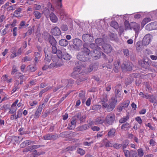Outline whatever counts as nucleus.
Segmentation results:
<instances>
[{
    "label": "nucleus",
    "instance_id": "obj_1",
    "mask_svg": "<svg viewBox=\"0 0 157 157\" xmlns=\"http://www.w3.org/2000/svg\"><path fill=\"white\" fill-rule=\"evenodd\" d=\"M85 44L83 45L82 51L79 53L77 56V58L79 60L82 62L87 61L90 60L91 58L89 55L90 50L86 47Z\"/></svg>",
    "mask_w": 157,
    "mask_h": 157
},
{
    "label": "nucleus",
    "instance_id": "obj_2",
    "mask_svg": "<svg viewBox=\"0 0 157 157\" xmlns=\"http://www.w3.org/2000/svg\"><path fill=\"white\" fill-rule=\"evenodd\" d=\"M115 120V115L114 113H110L106 116L105 119V123L112 125Z\"/></svg>",
    "mask_w": 157,
    "mask_h": 157
},
{
    "label": "nucleus",
    "instance_id": "obj_3",
    "mask_svg": "<svg viewBox=\"0 0 157 157\" xmlns=\"http://www.w3.org/2000/svg\"><path fill=\"white\" fill-rule=\"evenodd\" d=\"M82 39L85 42L87 43L92 42L94 40L93 36L89 33L83 34L82 36Z\"/></svg>",
    "mask_w": 157,
    "mask_h": 157
},
{
    "label": "nucleus",
    "instance_id": "obj_4",
    "mask_svg": "<svg viewBox=\"0 0 157 157\" xmlns=\"http://www.w3.org/2000/svg\"><path fill=\"white\" fill-rule=\"evenodd\" d=\"M133 65L131 62H128L122 64L121 67L123 71H131L132 70Z\"/></svg>",
    "mask_w": 157,
    "mask_h": 157
},
{
    "label": "nucleus",
    "instance_id": "obj_5",
    "mask_svg": "<svg viewBox=\"0 0 157 157\" xmlns=\"http://www.w3.org/2000/svg\"><path fill=\"white\" fill-rule=\"evenodd\" d=\"M140 29V25L137 23L133 22L130 24V29H133L135 31L136 34L135 37H137L138 33L139 32Z\"/></svg>",
    "mask_w": 157,
    "mask_h": 157
},
{
    "label": "nucleus",
    "instance_id": "obj_6",
    "mask_svg": "<svg viewBox=\"0 0 157 157\" xmlns=\"http://www.w3.org/2000/svg\"><path fill=\"white\" fill-rule=\"evenodd\" d=\"M152 36L150 34L146 35L143 38L142 43L143 45H148L151 41Z\"/></svg>",
    "mask_w": 157,
    "mask_h": 157
},
{
    "label": "nucleus",
    "instance_id": "obj_7",
    "mask_svg": "<svg viewBox=\"0 0 157 157\" xmlns=\"http://www.w3.org/2000/svg\"><path fill=\"white\" fill-rule=\"evenodd\" d=\"M145 29L148 30L157 29V22H152L147 24L146 26Z\"/></svg>",
    "mask_w": 157,
    "mask_h": 157
},
{
    "label": "nucleus",
    "instance_id": "obj_8",
    "mask_svg": "<svg viewBox=\"0 0 157 157\" xmlns=\"http://www.w3.org/2000/svg\"><path fill=\"white\" fill-rule=\"evenodd\" d=\"M91 56L94 59L97 60L100 58L101 53L98 49H95L92 53Z\"/></svg>",
    "mask_w": 157,
    "mask_h": 157
},
{
    "label": "nucleus",
    "instance_id": "obj_9",
    "mask_svg": "<svg viewBox=\"0 0 157 157\" xmlns=\"http://www.w3.org/2000/svg\"><path fill=\"white\" fill-rule=\"evenodd\" d=\"M44 106V104L43 103L42 105H40L36 111L35 114L34 115V118L36 119L38 118L40 116L41 111L42 110L43 107Z\"/></svg>",
    "mask_w": 157,
    "mask_h": 157
},
{
    "label": "nucleus",
    "instance_id": "obj_10",
    "mask_svg": "<svg viewBox=\"0 0 157 157\" xmlns=\"http://www.w3.org/2000/svg\"><path fill=\"white\" fill-rule=\"evenodd\" d=\"M16 48L15 47H13L11 49V51H13L11 52L12 53L10 55V57L11 58H13L14 57L20 55L22 53L21 48H20L17 51V52H16L15 50Z\"/></svg>",
    "mask_w": 157,
    "mask_h": 157
},
{
    "label": "nucleus",
    "instance_id": "obj_11",
    "mask_svg": "<svg viewBox=\"0 0 157 157\" xmlns=\"http://www.w3.org/2000/svg\"><path fill=\"white\" fill-rule=\"evenodd\" d=\"M130 103V101L128 100H127L121 104L117 108L118 112L122 111L123 109H125L127 108Z\"/></svg>",
    "mask_w": 157,
    "mask_h": 157
},
{
    "label": "nucleus",
    "instance_id": "obj_12",
    "mask_svg": "<svg viewBox=\"0 0 157 157\" xmlns=\"http://www.w3.org/2000/svg\"><path fill=\"white\" fill-rule=\"evenodd\" d=\"M114 98L118 101H120L123 99V95H121L120 90L119 89H116L115 91Z\"/></svg>",
    "mask_w": 157,
    "mask_h": 157
},
{
    "label": "nucleus",
    "instance_id": "obj_13",
    "mask_svg": "<svg viewBox=\"0 0 157 157\" xmlns=\"http://www.w3.org/2000/svg\"><path fill=\"white\" fill-rule=\"evenodd\" d=\"M102 48L104 52L107 53H110L112 49L111 46L110 44H104L102 46Z\"/></svg>",
    "mask_w": 157,
    "mask_h": 157
},
{
    "label": "nucleus",
    "instance_id": "obj_14",
    "mask_svg": "<svg viewBox=\"0 0 157 157\" xmlns=\"http://www.w3.org/2000/svg\"><path fill=\"white\" fill-rule=\"evenodd\" d=\"M139 63L142 67L145 69H148L149 65L148 61H146L144 60H140Z\"/></svg>",
    "mask_w": 157,
    "mask_h": 157
},
{
    "label": "nucleus",
    "instance_id": "obj_15",
    "mask_svg": "<svg viewBox=\"0 0 157 157\" xmlns=\"http://www.w3.org/2000/svg\"><path fill=\"white\" fill-rule=\"evenodd\" d=\"M34 56L35 57L34 59L35 65H36L38 63V61H40L41 55L40 53L38 52H35L34 53Z\"/></svg>",
    "mask_w": 157,
    "mask_h": 157
},
{
    "label": "nucleus",
    "instance_id": "obj_16",
    "mask_svg": "<svg viewBox=\"0 0 157 157\" xmlns=\"http://www.w3.org/2000/svg\"><path fill=\"white\" fill-rule=\"evenodd\" d=\"M18 102V100L17 99L11 105L10 107V114L15 113L17 109L16 105Z\"/></svg>",
    "mask_w": 157,
    "mask_h": 157
},
{
    "label": "nucleus",
    "instance_id": "obj_17",
    "mask_svg": "<svg viewBox=\"0 0 157 157\" xmlns=\"http://www.w3.org/2000/svg\"><path fill=\"white\" fill-rule=\"evenodd\" d=\"M74 71L72 73V76L73 75H76L77 76V77L80 76V75H79L81 73V67H75L74 69Z\"/></svg>",
    "mask_w": 157,
    "mask_h": 157
},
{
    "label": "nucleus",
    "instance_id": "obj_18",
    "mask_svg": "<svg viewBox=\"0 0 157 157\" xmlns=\"http://www.w3.org/2000/svg\"><path fill=\"white\" fill-rule=\"evenodd\" d=\"M52 33L54 35L58 36L61 34V31L58 27H55L52 30Z\"/></svg>",
    "mask_w": 157,
    "mask_h": 157
},
{
    "label": "nucleus",
    "instance_id": "obj_19",
    "mask_svg": "<svg viewBox=\"0 0 157 157\" xmlns=\"http://www.w3.org/2000/svg\"><path fill=\"white\" fill-rule=\"evenodd\" d=\"M49 17L50 20L54 23H56L58 21V18L56 15L53 13H50Z\"/></svg>",
    "mask_w": 157,
    "mask_h": 157
},
{
    "label": "nucleus",
    "instance_id": "obj_20",
    "mask_svg": "<svg viewBox=\"0 0 157 157\" xmlns=\"http://www.w3.org/2000/svg\"><path fill=\"white\" fill-rule=\"evenodd\" d=\"M85 92L84 91L82 90L80 91L78 97L80 99H82V103H84L86 98L85 97Z\"/></svg>",
    "mask_w": 157,
    "mask_h": 157
},
{
    "label": "nucleus",
    "instance_id": "obj_21",
    "mask_svg": "<svg viewBox=\"0 0 157 157\" xmlns=\"http://www.w3.org/2000/svg\"><path fill=\"white\" fill-rule=\"evenodd\" d=\"M73 44L77 47H80L82 44V41L77 38H75L73 40Z\"/></svg>",
    "mask_w": 157,
    "mask_h": 157
},
{
    "label": "nucleus",
    "instance_id": "obj_22",
    "mask_svg": "<svg viewBox=\"0 0 157 157\" xmlns=\"http://www.w3.org/2000/svg\"><path fill=\"white\" fill-rule=\"evenodd\" d=\"M48 41L52 46L56 45L57 41L52 36L49 35V36Z\"/></svg>",
    "mask_w": 157,
    "mask_h": 157
},
{
    "label": "nucleus",
    "instance_id": "obj_23",
    "mask_svg": "<svg viewBox=\"0 0 157 157\" xmlns=\"http://www.w3.org/2000/svg\"><path fill=\"white\" fill-rule=\"evenodd\" d=\"M71 57H72L71 55L68 53L66 52H63V54L61 58L65 60H70Z\"/></svg>",
    "mask_w": 157,
    "mask_h": 157
},
{
    "label": "nucleus",
    "instance_id": "obj_24",
    "mask_svg": "<svg viewBox=\"0 0 157 157\" xmlns=\"http://www.w3.org/2000/svg\"><path fill=\"white\" fill-rule=\"evenodd\" d=\"M45 152L44 151L37 152V150H34L33 151L32 154L34 157H37L38 156L44 154Z\"/></svg>",
    "mask_w": 157,
    "mask_h": 157
},
{
    "label": "nucleus",
    "instance_id": "obj_25",
    "mask_svg": "<svg viewBox=\"0 0 157 157\" xmlns=\"http://www.w3.org/2000/svg\"><path fill=\"white\" fill-rule=\"evenodd\" d=\"M120 62L119 61H115L114 63V67L113 70L116 73L118 71V70L120 68Z\"/></svg>",
    "mask_w": 157,
    "mask_h": 157
},
{
    "label": "nucleus",
    "instance_id": "obj_26",
    "mask_svg": "<svg viewBox=\"0 0 157 157\" xmlns=\"http://www.w3.org/2000/svg\"><path fill=\"white\" fill-rule=\"evenodd\" d=\"M76 121L74 117L71 121V125L70 126H68V128L69 130H72L74 129L76 126Z\"/></svg>",
    "mask_w": 157,
    "mask_h": 157
},
{
    "label": "nucleus",
    "instance_id": "obj_27",
    "mask_svg": "<svg viewBox=\"0 0 157 157\" xmlns=\"http://www.w3.org/2000/svg\"><path fill=\"white\" fill-rule=\"evenodd\" d=\"M59 44L62 46H66L68 44V42L66 39H61L59 42Z\"/></svg>",
    "mask_w": 157,
    "mask_h": 157
},
{
    "label": "nucleus",
    "instance_id": "obj_28",
    "mask_svg": "<svg viewBox=\"0 0 157 157\" xmlns=\"http://www.w3.org/2000/svg\"><path fill=\"white\" fill-rule=\"evenodd\" d=\"M119 102L114 97H112L110 100L109 103L111 105L116 106L117 102Z\"/></svg>",
    "mask_w": 157,
    "mask_h": 157
},
{
    "label": "nucleus",
    "instance_id": "obj_29",
    "mask_svg": "<svg viewBox=\"0 0 157 157\" xmlns=\"http://www.w3.org/2000/svg\"><path fill=\"white\" fill-rule=\"evenodd\" d=\"M131 128V125L128 123L123 124L121 126V129L123 130H127Z\"/></svg>",
    "mask_w": 157,
    "mask_h": 157
},
{
    "label": "nucleus",
    "instance_id": "obj_30",
    "mask_svg": "<svg viewBox=\"0 0 157 157\" xmlns=\"http://www.w3.org/2000/svg\"><path fill=\"white\" fill-rule=\"evenodd\" d=\"M90 124H85L79 127L78 128L80 131H83L88 129L90 127Z\"/></svg>",
    "mask_w": 157,
    "mask_h": 157
},
{
    "label": "nucleus",
    "instance_id": "obj_31",
    "mask_svg": "<svg viewBox=\"0 0 157 157\" xmlns=\"http://www.w3.org/2000/svg\"><path fill=\"white\" fill-rule=\"evenodd\" d=\"M103 122L105 123V120L102 119L100 117L97 118L94 121V123L96 124H101Z\"/></svg>",
    "mask_w": 157,
    "mask_h": 157
},
{
    "label": "nucleus",
    "instance_id": "obj_32",
    "mask_svg": "<svg viewBox=\"0 0 157 157\" xmlns=\"http://www.w3.org/2000/svg\"><path fill=\"white\" fill-rule=\"evenodd\" d=\"M129 119V115L128 114L126 117H124L119 120V122L122 124L127 121Z\"/></svg>",
    "mask_w": 157,
    "mask_h": 157
},
{
    "label": "nucleus",
    "instance_id": "obj_33",
    "mask_svg": "<svg viewBox=\"0 0 157 157\" xmlns=\"http://www.w3.org/2000/svg\"><path fill=\"white\" fill-rule=\"evenodd\" d=\"M116 130L114 128L111 129L108 133V135L109 137L115 136Z\"/></svg>",
    "mask_w": 157,
    "mask_h": 157
},
{
    "label": "nucleus",
    "instance_id": "obj_34",
    "mask_svg": "<svg viewBox=\"0 0 157 157\" xmlns=\"http://www.w3.org/2000/svg\"><path fill=\"white\" fill-rule=\"evenodd\" d=\"M52 88V86H48L46 88L43 89L41 91L39 94V97H41L42 96V94L46 92L47 91L49 90V89H51Z\"/></svg>",
    "mask_w": 157,
    "mask_h": 157
},
{
    "label": "nucleus",
    "instance_id": "obj_35",
    "mask_svg": "<svg viewBox=\"0 0 157 157\" xmlns=\"http://www.w3.org/2000/svg\"><path fill=\"white\" fill-rule=\"evenodd\" d=\"M151 21V19L150 18H146L144 19L141 23V26L143 27L144 26L146 25L147 22Z\"/></svg>",
    "mask_w": 157,
    "mask_h": 157
},
{
    "label": "nucleus",
    "instance_id": "obj_36",
    "mask_svg": "<svg viewBox=\"0 0 157 157\" xmlns=\"http://www.w3.org/2000/svg\"><path fill=\"white\" fill-rule=\"evenodd\" d=\"M97 68V67L96 65V64H92L89 66L88 69V72H90L92 71L93 70H96Z\"/></svg>",
    "mask_w": 157,
    "mask_h": 157
},
{
    "label": "nucleus",
    "instance_id": "obj_37",
    "mask_svg": "<svg viewBox=\"0 0 157 157\" xmlns=\"http://www.w3.org/2000/svg\"><path fill=\"white\" fill-rule=\"evenodd\" d=\"M33 14L34 15L35 18L37 19H40L41 16V14L38 11H34Z\"/></svg>",
    "mask_w": 157,
    "mask_h": 157
},
{
    "label": "nucleus",
    "instance_id": "obj_38",
    "mask_svg": "<svg viewBox=\"0 0 157 157\" xmlns=\"http://www.w3.org/2000/svg\"><path fill=\"white\" fill-rule=\"evenodd\" d=\"M49 12V10L46 7L44 8L42 11V13L44 14L47 18L48 17Z\"/></svg>",
    "mask_w": 157,
    "mask_h": 157
},
{
    "label": "nucleus",
    "instance_id": "obj_39",
    "mask_svg": "<svg viewBox=\"0 0 157 157\" xmlns=\"http://www.w3.org/2000/svg\"><path fill=\"white\" fill-rule=\"evenodd\" d=\"M59 15L61 19H63L66 16V13L63 9H60L59 12Z\"/></svg>",
    "mask_w": 157,
    "mask_h": 157
},
{
    "label": "nucleus",
    "instance_id": "obj_40",
    "mask_svg": "<svg viewBox=\"0 0 157 157\" xmlns=\"http://www.w3.org/2000/svg\"><path fill=\"white\" fill-rule=\"evenodd\" d=\"M36 65H34V66L29 65L27 67L29 70L32 72H33L35 71L37 69V67L36 66Z\"/></svg>",
    "mask_w": 157,
    "mask_h": 157
},
{
    "label": "nucleus",
    "instance_id": "obj_41",
    "mask_svg": "<svg viewBox=\"0 0 157 157\" xmlns=\"http://www.w3.org/2000/svg\"><path fill=\"white\" fill-rule=\"evenodd\" d=\"M110 25L114 29H117L118 28V23L115 21H112L110 23Z\"/></svg>",
    "mask_w": 157,
    "mask_h": 157
},
{
    "label": "nucleus",
    "instance_id": "obj_42",
    "mask_svg": "<svg viewBox=\"0 0 157 157\" xmlns=\"http://www.w3.org/2000/svg\"><path fill=\"white\" fill-rule=\"evenodd\" d=\"M129 142L128 140H126L124 141L122 143V150L124 149L125 148H126Z\"/></svg>",
    "mask_w": 157,
    "mask_h": 157
},
{
    "label": "nucleus",
    "instance_id": "obj_43",
    "mask_svg": "<svg viewBox=\"0 0 157 157\" xmlns=\"http://www.w3.org/2000/svg\"><path fill=\"white\" fill-rule=\"evenodd\" d=\"M21 10L22 9L20 8H17L16 10L14 12V16L16 17H18V15L21 13Z\"/></svg>",
    "mask_w": 157,
    "mask_h": 157
},
{
    "label": "nucleus",
    "instance_id": "obj_44",
    "mask_svg": "<svg viewBox=\"0 0 157 157\" xmlns=\"http://www.w3.org/2000/svg\"><path fill=\"white\" fill-rule=\"evenodd\" d=\"M61 65L57 63H52L49 65H48V67L50 68H52L54 67H57L58 66H60Z\"/></svg>",
    "mask_w": 157,
    "mask_h": 157
},
{
    "label": "nucleus",
    "instance_id": "obj_45",
    "mask_svg": "<svg viewBox=\"0 0 157 157\" xmlns=\"http://www.w3.org/2000/svg\"><path fill=\"white\" fill-rule=\"evenodd\" d=\"M31 144V141L29 140H26L23 142L21 145L20 146L21 147H25Z\"/></svg>",
    "mask_w": 157,
    "mask_h": 157
},
{
    "label": "nucleus",
    "instance_id": "obj_46",
    "mask_svg": "<svg viewBox=\"0 0 157 157\" xmlns=\"http://www.w3.org/2000/svg\"><path fill=\"white\" fill-rule=\"evenodd\" d=\"M101 101L102 102H106L108 101L107 95L105 94H103L101 98Z\"/></svg>",
    "mask_w": 157,
    "mask_h": 157
},
{
    "label": "nucleus",
    "instance_id": "obj_47",
    "mask_svg": "<svg viewBox=\"0 0 157 157\" xmlns=\"http://www.w3.org/2000/svg\"><path fill=\"white\" fill-rule=\"evenodd\" d=\"M109 36L111 40H115L117 38V35L116 34L111 33L109 34Z\"/></svg>",
    "mask_w": 157,
    "mask_h": 157
},
{
    "label": "nucleus",
    "instance_id": "obj_48",
    "mask_svg": "<svg viewBox=\"0 0 157 157\" xmlns=\"http://www.w3.org/2000/svg\"><path fill=\"white\" fill-rule=\"evenodd\" d=\"M115 106L111 105L110 104L108 105L107 107V111L109 112L112 111L115 108Z\"/></svg>",
    "mask_w": 157,
    "mask_h": 157
},
{
    "label": "nucleus",
    "instance_id": "obj_49",
    "mask_svg": "<svg viewBox=\"0 0 157 157\" xmlns=\"http://www.w3.org/2000/svg\"><path fill=\"white\" fill-rule=\"evenodd\" d=\"M129 157H138L136 152L133 150H131L130 155Z\"/></svg>",
    "mask_w": 157,
    "mask_h": 157
},
{
    "label": "nucleus",
    "instance_id": "obj_50",
    "mask_svg": "<svg viewBox=\"0 0 157 157\" xmlns=\"http://www.w3.org/2000/svg\"><path fill=\"white\" fill-rule=\"evenodd\" d=\"M51 60V58L50 57H49L48 55H47V56H45V57L44 58V61L45 62V63L46 64L50 62Z\"/></svg>",
    "mask_w": 157,
    "mask_h": 157
},
{
    "label": "nucleus",
    "instance_id": "obj_51",
    "mask_svg": "<svg viewBox=\"0 0 157 157\" xmlns=\"http://www.w3.org/2000/svg\"><path fill=\"white\" fill-rule=\"evenodd\" d=\"M77 152L78 153L82 155H83L85 154V151L80 148H79L78 149Z\"/></svg>",
    "mask_w": 157,
    "mask_h": 157
},
{
    "label": "nucleus",
    "instance_id": "obj_52",
    "mask_svg": "<svg viewBox=\"0 0 157 157\" xmlns=\"http://www.w3.org/2000/svg\"><path fill=\"white\" fill-rule=\"evenodd\" d=\"M60 28L63 31H66L68 30V27L66 25L63 24L61 25Z\"/></svg>",
    "mask_w": 157,
    "mask_h": 157
},
{
    "label": "nucleus",
    "instance_id": "obj_53",
    "mask_svg": "<svg viewBox=\"0 0 157 157\" xmlns=\"http://www.w3.org/2000/svg\"><path fill=\"white\" fill-rule=\"evenodd\" d=\"M32 60V58L29 56H26L22 59V61L24 62L29 61Z\"/></svg>",
    "mask_w": 157,
    "mask_h": 157
},
{
    "label": "nucleus",
    "instance_id": "obj_54",
    "mask_svg": "<svg viewBox=\"0 0 157 157\" xmlns=\"http://www.w3.org/2000/svg\"><path fill=\"white\" fill-rule=\"evenodd\" d=\"M51 134L48 133L44 136V139L45 140H51Z\"/></svg>",
    "mask_w": 157,
    "mask_h": 157
},
{
    "label": "nucleus",
    "instance_id": "obj_55",
    "mask_svg": "<svg viewBox=\"0 0 157 157\" xmlns=\"http://www.w3.org/2000/svg\"><path fill=\"white\" fill-rule=\"evenodd\" d=\"M90 47L91 48L93 49V51L95 49L98 50V46L94 43L91 44L90 45Z\"/></svg>",
    "mask_w": 157,
    "mask_h": 157
},
{
    "label": "nucleus",
    "instance_id": "obj_56",
    "mask_svg": "<svg viewBox=\"0 0 157 157\" xmlns=\"http://www.w3.org/2000/svg\"><path fill=\"white\" fill-rule=\"evenodd\" d=\"M123 151L124 153V155L126 157H129L130 155V153L131 152V151H130L128 150L123 149Z\"/></svg>",
    "mask_w": 157,
    "mask_h": 157
},
{
    "label": "nucleus",
    "instance_id": "obj_57",
    "mask_svg": "<svg viewBox=\"0 0 157 157\" xmlns=\"http://www.w3.org/2000/svg\"><path fill=\"white\" fill-rule=\"evenodd\" d=\"M103 42V40L101 38H98L96 39L95 42L97 44L101 45Z\"/></svg>",
    "mask_w": 157,
    "mask_h": 157
},
{
    "label": "nucleus",
    "instance_id": "obj_58",
    "mask_svg": "<svg viewBox=\"0 0 157 157\" xmlns=\"http://www.w3.org/2000/svg\"><path fill=\"white\" fill-rule=\"evenodd\" d=\"M26 22L25 21H21L20 22L19 24V29H21L22 28H25Z\"/></svg>",
    "mask_w": 157,
    "mask_h": 157
},
{
    "label": "nucleus",
    "instance_id": "obj_59",
    "mask_svg": "<svg viewBox=\"0 0 157 157\" xmlns=\"http://www.w3.org/2000/svg\"><path fill=\"white\" fill-rule=\"evenodd\" d=\"M138 153L139 157H142L144 155V153L143 150L141 148H140L138 149Z\"/></svg>",
    "mask_w": 157,
    "mask_h": 157
},
{
    "label": "nucleus",
    "instance_id": "obj_60",
    "mask_svg": "<svg viewBox=\"0 0 157 157\" xmlns=\"http://www.w3.org/2000/svg\"><path fill=\"white\" fill-rule=\"evenodd\" d=\"M150 98L149 99V101L151 102L154 103H155V100L156 99V97L154 96L153 95H151L150 97Z\"/></svg>",
    "mask_w": 157,
    "mask_h": 157
},
{
    "label": "nucleus",
    "instance_id": "obj_61",
    "mask_svg": "<svg viewBox=\"0 0 157 157\" xmlns=\"http://www.w3.org/2000/svg\"><path fill=\"white\" fill-rule=\"evenodd\" d=\"M52 53L56 54L57 53L58 50L56 47V45H52Z\"/></svg>",
    "mask_w": 157,
    "mask_h": 157
},
{
    "label": "nucleus",
    "instance_id": "obj_62",
    "mask_svg": "<svg viewBox=\"0 0 157 157\" xmlns=\"http://www.w3.org/2000/svg\"><path fill=\"white\" fill-rule=\"evenodd\" d=\"M113 147L117 149H119L122 147V144L116 143L114 144Z\"/></svg>",
    "mask_w": 157,
    "mask_h": 157
},
{
    "label": "nucleus",
    "instance_id": "obj_63",
    "mask_svg": "<svg viewBox=\"0 0 157 157\" xmlns=\"http://www.w3.org/2000/svg\"><path fill=\"white\" fill-rule=\"evenodd\" d=\"M17 27H14L12 30V33L14 36H15L17 35Z\"/></svg>",
    "mask_w": 157,
    "mask_h": 157
},
{
    "label": "nucleus",
    "instance_id": "obj_64",
    "mask_svg": "<svg viewBox=\"0 0 157 157\" xmlns=\"http://www.w3.org/2000/svg\"><path fill=\"white\" fill-rule=\"evenodd\" d=\"M124 55L125 56H127L129 55V50L128 49H124L123 51Z\"/></svg>",
    "mask_w": 157,
    "mask_h": 157
}]
</instances>
